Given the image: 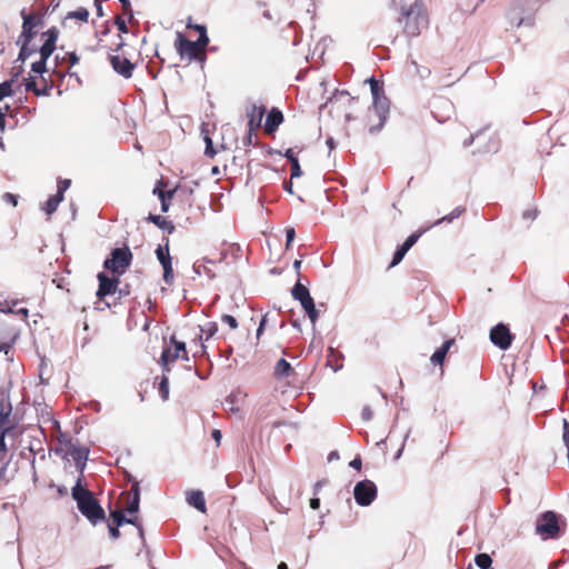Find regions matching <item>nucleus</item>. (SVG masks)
I'll return each mask as SVG.
<instances>
[{
  "label": "nucleus",
  "mask_w": 569,
  "mask_h": 569,
  "mask_svg": "<svg viewBox=\"0 0 569 569\" xmlns=\"http://www.w3.org/2000/svg\"><path fill=\"white\" fill-rule=\"evenodd\" d=\"M71 495L77 502V507L80 513L92 526H97L98 523L106 521V512L99 500L86 487V485L81 483V479H77L74 486L71 489Z\"/></svg>",
  "instance_id": "obj_1"
},
{
  "label": "nucleus",
  "mask_w": 569,
  "mask_h": 569,
  "mask_svg": "<svg viewBox=\"0 0 569 569\" xmlns=\"http://www.w3.org/2000/svg\"><path fill=\"white\" fill-rule=\"evenodd\" d=\"M398 21L403 23V31L408 37H418L421 30L428 26V14L422 1L416 0L408 8H402Z\"/></svg>",
  "instance_id": "obj_2"
},
{
  "label": "nucleus",
  "mask_w": 569,
  "mask_h": 569,
  "mask_svg": "<svg viewBox=\"0 0 569 569\" xmlns=\"http://www.w3.org/2000/svg\"><path fill=\"white\" fill-rule=\"evenodd\" d=\"M208 44V36L198 38L197 41H190L181 32H177L176 34L174 48L180 54L181 59H186L189 62L198 61L203 64L207 59L206 50Z\"/></svg>",
  "instance_id": "obj_3"
},
{
  "label": "nucleus",
  "mask_w": 569,
  "mask_h": 569,
  "mask_svg": "<svg viewBox=\"0 0 569 569\" xmlns=\"http://www.w3.org/2000/svg\"><path fill=\"white\" fill-rule=\"evenodd\" d=\"M18 336L14 312L12 310L0 311V352L8 355Z\"/></svg>",
  "instance_id": "obj_4"
},
{
  "label": "nucleus",
  "mask_w": 569,
  "mask_h": 569,
  "mask_svg": "<svg viewBox=\"0 0 569 569\" xmlns=\"http://www.w3.org/2000/svg\"><path fill=\"white\" fill-rule=\"evenodd\" d=\"M389 113V101L382 94L380 97L373 98L372 107L368 109L367 113V123L370 132H375L380 130L388 117Z\"/></svg>",
  "instance_id": "obj_5"
},
{
  "label": "nucleus",
  "mask_w": 569,
  "mask_h": 569,
  "mask_svg": "<svg viewBox=\"0 0 569 569\" xmlns=\"http://www.w3.org/2000/svg\"><path fill=\"white\" fill-rule=\"evenodd\" d=\"M124 42L121 40L117 48L114 49L116 53H110L108 59L114 72L123 77L124 79H130L133 74V70L136 64L130 61L123 51Z\"/></svg>",
  "instance_id": "obj_6"
},
{
  "label": "nucleus",
  "mask_w": 569,
  "mask_h": 569,
  "mask_svg": "<svg viewBox=\"0 0 569 569\" xmlns=\"http://www.w3.org/2000/svg\"><path fill=\"white\" fill-rule=\"evenodd\" d=\"M171 343L173 346V349L171 347L164 348L159 360V363L162 367L163 372H170V365L173 363L176 360L189 359L184 342L176 340V337L172 336Z\"/></svg>",
  "instance_id": "obj_7"
},
{
  "label": "nucleus",
  "mask_w": 569,
  "mask_h": 569,
  "mask_svg": "<svg viewBox=\"0 0 569 569\" xmlns=\"http://www.w3.org/2000/svg\"><path fill=\"white\" fill-rule=\"evenodd\" d=\"M291 295L295 300L301 303V307L308 315L312 325H315L319 318V311L316 308L313 298L310 296L309 289L298 281L291 290Z\"/></svg>",
  "instance_id": "obj_8"
},
{
  "label": "nucleus",
  "mask_w": 569,
  "mask_h": 569,
  "mask_svg": "<svg viewBox=\"0 0 569 569\" xmlns=\"http://www.w3.org/2000/svg\"><path fill=\"white\" fill-rule=\"evenodd\" d=\"M132 253L128 247L116 248L111 252V258L103 263L104 268L113 273L122 274L131 264Z\"/></svg>",
  "instance_id": "obj_9"
},
{
  "label": "nucleus",
  "mask_w": 569,
  "mask_h": 569,
  "mask_svg": "<svg viewBox=\"0 0 569 569\" xmlns=\"http://www.w3.org/2000/svg\"><path fill=\"white\" fill-rule=\"evenodd\" d=\"M536 532L543 539L558 537L560 527L557 513L553 511L541 513L537 520Z\"/></svg>",
  "instance_id": "obj_10"
},
{
  "label": "nucleus",
  "mask_w": 569,
  "mask_h": 569,
  "mask_svg": "<svg viewBox=\"0 0 569 569\" xmlns=\"http://www.w3.org/2000/svg\"><path fill=\"white\" fill-rule=\"evenodd\" d=\"M20 14L23 19L20 37H23L24 41H32L37 34V28L43 24L44 12L39 10L28 13L22 9Z\"/></svg>",
  "instance_id": "obj_11"
},
{
  "label": "nucleus",
  "mask_w": 569,
  "mask_h": 569,
  "mask_svg": "<svg viewBox=\"0 0 569 569\" xmlns=\"http://www.w3.org/2000/svg\"><path fill=\"white\" fill-rule=\"evenodd\" d=\"M353 496L359 506H369L377 497V487L370 480L359 481L355 486Z\"/></svg>",
  "instance_id": "obj_12"
},
{
  "label": "nucleus",
  "mask_w": 569,
  "mask_h": 569,
  "mask_svg": "<svg viewBox=\"0 0 569 569\" xmlns=\"http://www.w3.org/2000/svg\"><path fill=\"white\" fill-rule=\"evenodd\" d=\"M156 254L163 268V280L167 284H172L174 279V273L172 269V259L169 252V239H164V244H159L156 249Z\"/></svg>",
  "instance_id": "obj_13"
},
{
  "label": "nucleus",
  "mask_w": 569,
  "mask_h": 569,
  "mask_svg": "<svg viewBox=\"0 0 569 569\" xmlns=\"http://www.w3.org/2000/svg\"><path fill=\"white\" fill-rule=\"evenodd\" d=\"M489 337L490 341L501 350H507L513 341V335L505 323L492 327Z\"/></svg>",
  "instance_id": "obj_14"
},
{
  "label": "nucleus",
  "mask_w": 569,
  "mask_h": 569,
  "mask_svg": "<svg viewBox=\"0 0 569 569\" xmlns=\"http://www.w3.org/2000/svg\"><path fill=\"white\" fill-rule=\"evenodd\" d=\"M272 375L276 380L283 381L287 386L293 385L298 376L295 368L284 358L276 362Z\"/></svg>",
  "instance_id": "obj_15"
},
{
  "label": "nucleus",
  "mask_w": 569,
  "mask_h": 569,
  "mask_svg": "<svg viewBox=\"0 0 569 569\" xmlns=\"http://www.w3.org/2000/svg\"><path fill=\"white\" fill-rule=\"evenodd\" d=\"M12 412H0V457L7 458L8 455V447L6 443V437L11 436L14 430V423L11 419Z\"/></svg>",
  "instance_id": "obj_16"
},
{
  "label": "nucleus",
  "mask_w": 569,
  "mask_h": 569,
  "mask_svg": "<svg viewBox=\"0 0 569 569\" xmlns=\"http://www.w3.org/2000/svg\"><path fill=\"white\" fill-rule=\"evenodd\" d=\"M98 280H99V288H98V291H97V296L100 299H102L106 296H109V295H112V293L116 292L117 287L119 284V279L118 278H109L103 272H100L98 274Z\"/></svg>",
  "instance_id": "obj_17"
},
{
  "label": "nucleus",
  "mask_w": 569,
  "mask_h": 569,
  "mask_svg": "<svg viewBox=\"0 0 569 569\" xmlns=\"http://www.w3.org/2000/svg\"><path fill=\"white\" fill-rule=\"evenodd\" d=\"M42 37L46 38V40L42 47L40 48V57L49 58L56 49V42L59 37V30L56 27H52L46 32H43Z\"/></svg>",
  "instance_id": "obj_18"
},
{
  "label": "nucleus",
  "mask_w": 569,
  "mask_h": 569,
  "mask_svg": "<svg viewBox=\"0 0 569 569\" xmlns=\"http://www.w3.org/2000/svg\"><path fill=\"white\" fill-rule=\"evenodd\" d=\"M266 113V107L263 104H252L247 110V118H248V127L250 128V131H258L262 118Z\"/></svg>",
  "instance_id": "obj_19"
},
{
  "label": "nucleus",
  "mask_w": 569,
  "mask_h": 569,
  "mask_svg": "<svg viewBox=\"0 0 569 569\" xmlns=\"http://www.w3.org/2000/svg\"><path fill=\"white\" fill-rule=\"evenodd\" d=\"M52 89V83L48 84L44 78L41 79V83H38L34 77L26 79V91H32L37 97L49 96Z\"/></svg>",
  "instance_id": "obj_20"
},
{
  "label": "nucleus",
  "mask_w": 569,
  "mask_h": 569,
  "mask_svg": "<svg viewBox=\"0 0 569 569\" xmlns=\"http://www.w3.org/2000/svg\"><path fill=\"white\" fill-rule=\"evenodd\" d=\"M282 122V112L278 108H272L267 114V119L264 122V132L267 134H272Z\"/></svg>",
  "instance_id": "obj_21"
},
{
  "label": "nucleus",
  "mask_w": 569,
  "mask_h": 569,
  "mask_svg": "<svg viewBox=\"0 0 569 569\" xmlns=\"http://www.w3.org/2000/svg\"><path fill=\"white\" fill-rule=\"evenodd\" d=\"M456 343L455 338L446 340L440 348H438L430 357V362L433 366H439L442 368L445 363V359L450 350V348Z\"/></svg>",
  "instance_id": "obj_22"
},
{
  "label": "nucleus",
  "mask_w": 569,
  "mask_h": 569,
  "mask_svg": "<svg viewBox=\"0 0 569 569\" xmlns=\"http://www.w3.org/2000/svg\"><path fill=\"white\" fill-rule=\"evenodd\" d=\"M452 70L450 67L438 72V82L441 88H449L460 79L461 73L459 71L452 72Z\"/></svg>",
  "instance_id": "obj_23"
},
{
  "label": "nucleus",
  "mask_w": 569,
  "mask_h": 569,
  "mask_svg": "<svg viewBox=\"0 0 569 569\" xmlns=\"http://www.w3.org/2000/svg\"><path fill=\"white\" fill-rule=\"evenodd\" d=\"M187 502L202 513L207 512L206 499L200 490H191L187 492Z\"/></svg>",
  "instance_id": "obj_24"
},
{
  "label": "nucleus",
  "mask_w": 569,
  "mask_h": 569,
  "mask_svg": "<svg viewBox=\"0 0 569 569\" xmlns=\"http://www.w3.org/2000/svg\"><path fill=\"white\" fill-rule=\"evenodd\" d=\"M146 220L152 222L158 228L166 230L169 234L173 233L176 230V227L172 223V221L168 220L166 217L149 213Z\"/></svg>",
  "instance_id": "obj_25"
},
{
  "label": "nucleus",
  "mask_w": 569,
  "mask_h": 569,
  "mask_svg": "<svg viewBox=\"0 0 569 569\" xmlns=\"http://www.w3.org/2000/svg\"><path fill=\"white\" fill-rule=\"evenodd\" d=\"M74 443L71 438L66 435H60L58 437V443L54 448L56 453L62 456L63 458H68V451H71L74 448Z\"/></svg>",
  "instance_id": "obj_26"
},
{
  "label": "nucleus",
  "mask_w": 569,
  "mask_h": 569,
  "mask_svg": "<svg viewBox=\"0 0 569 569\" xmlns=\"http://www.w3.org/2000/svg\"><path fill=\"white\" fill-rule=\"evenodd\" d=\"M9 460L0 457V486L8 485L14 477V469L9 467Z\"/></svg>",
  "instance_id": "obj_27"
},
{
  "label": "nucleus",
  "mask_w": 569,
  "mask_h": 569,
  "mask_svg": "<svg viewBox=\"0 0 569 569\" xmlns=\"http://www.w3.org/2000/svg\"><path fill=\"white\" fill-rule=\"evenodd\" d=\"M284 157L288 159L291 166V178H299L302 174V171L293 149H288L284 153Z\"/></svg>",
  "instance_id": "obj_28"
},
{
  "label": "nucleus",
  "mask_w": 569,
  "mask_h": 569,
  "mask_svg": "<svg viewBox=\"0 0 569 569\" xmlns=\"http://www.w3.org/2000/svg\"><path fill=\"white\" fill-rule=\"evenodd\" d=\"M130 493H132V499L130 500V502L128 503L126 510L127 512L129 513H136L138 512L139 510V505H140V489H139V483H134L132 487H131V491Z\"/></svg>",
  "instance_id": "obj_29"
},
{
  "label": "nucleus",
  "mask_w": 569,
  "mask_h": 569,
  "mask_svg": "<svg viewBox=\"0 0 569 569\" xmlns=\"http://www.w3.org/2000/svg\"><path fill=\"white\" fill-rule=\"evenodd\" d=\"M110 517L112 519L111 523L116 526H122L123 523L138 526L137 518H126L121 510L111 511Z\"/></svg>",
  "instance_id": "obj_30"
},
{
  "label": "nucleus",
  "mask_w": 569,
  "mask_h": 569,
  "mask_svg": "<svg viewBox=\"0 0 569 569\" xmlns=\"http://www.w3.org/2000/svg\"><path fill=\"white\" fill-rule=\"evenodd\" d=\"M68 453H69L68 457L72 458L74 463L76 462L82 463V460H88L89 449L86 447H79L76 445L71 451H68Z\"/></svg>",
  "instance_id": "obj_31"
},
{
  "label": "nucleus",
  "mask_w": 569,
  "mask_h": 569,
  "mask_svg": "<svg viewBox=\"0 0 569 569\" xmlns=\"http://www.w3.org/2000/svg\"><path fill=\"white\" fill-rule=\"evenodd\" d=\"M218 331V325L216 322H208L206 327L201 328V333L198 336V340L200 342L201 349L204 350V345L202 343V335H206V340H209L213 337Z\"/></svg>",
  "instance_id": "obj_32"
},
{
  "label": "nucleus",
  "mask_w": 569,
  "mask_h": 569,
  "mask_svg": "<svg viewBox=\"0 0 569 569\" xmlns=\"http://www.w3.org/2000/svg\"><path fill=\"white\" fill-rule=\"evenodd\" d=\"M69 19H76L81 22H88L89 11L83 7H80L77 10L67 13L64 20L67 21Z\"/></svg>",
  "instance_id": "obj_33"
},
{
  "label": "nucleus",
  "mask_w": 569,
  "mask_h": 569,
  "mask_svg": "<svg viewBox=\"0 0 569 569\" xmlns=\"http://www.w3.org/2000/svg\"><path fill=\"white\" fill-rule=\"evenodd\" d=\"M31 41H24L23 37L18 38L17 43L20 44L19 59L24 61L28 57H30L34 50L29 47Z\"/></svg>",
  "instance_id": "obj_34"
},
{
  "label": "nucleus",
  "mask_w": 569,
  "mask_h": 569,
  "mask_svg": "<svg viewBox=\"0 0 569 569\" xmlns=\"http://www.w3.org/2000/svg\"><path fill=\"white\" fill-rule=\"evenodd\" d=\"M62 200L63 198L60 194L51 196L47 200L44 206V211L47 212V214L51 216L57 210L58 206Z\"/></svg>",
  "instance_id": "obj_35"
},
{
  "label": "nucleus",
  "mask_w": 569,
  "mask_h": 569,
  "mask_svg": "<svg viewBox=\"0 0 569 569\" xmlns=\"http://www.w3.org/2000/svg\"><path fill=\"white\" fill-rule=\"evenodd\" d=\"M164 184L166 183L163 182V180H159L156 188L153 189V194H157L159 199H163V198L172 199L173 194L176 192V189L169 190V191H163L161 188Z\"/></svg>",
  "instance_id": "obj_36"
},
{
  "label": "nucleus",
  "mask_w": 569,
  "mask_h": 569,
  "mask_svg": "<svg viewBox=\"0 0 569 569\" xmlns=\"http://www.w3.org/2000/svg\"><path fill=\"white\" fill-rule=\"evenodd\" d=\"M159 393L162 398V400H168L169 398V379L166 375H162L160 378L159 387H158Z\"/></svg>",
  "instance_id": "obj_37"
},
{
  "label": "nucleus",
  "mask_w": 569,
  "mask_h": 569,
  "mask_svg": "<svg viewBox=\"0 0 569 569\" xmlns=\"http://www.w3.org/2000/svg\"><path fill=\"white\" fill-rule=\"evenodd\" d=\"M465 211H466L465 207H457L449 214H447V216L442 217L440 220H438L437 223L452 222L455 219L459 218L462 213H465Z\"/></svg>",
  "instance_id": "obj_38"
},
{
  "label": "nucleus",
  "mask_w": 569,
  "mask_h": 569,
  "mask_svg": "<svg viewBox=\"0 0 569 569\" xmlns=\"http://www.w3.org/2000/svg\"><path fill=\"white\" fill-rule=\"evenodd\" d=\"M475 562L481 569H489L492 560L488 553H479L476 556Z\"/></svg>",
  "instance_id": "obj_39"
},
{
  "label": "nucleus",
  "mask_w": 569,
  "mask_h": 569,
  "mask_svg": "<svg viewBox=\"0 0 569 569\" xmlns=\"http://www.w3.org/2000/svg\"><path fill=\"white\" fill-rule=\"evenodd\" d=\"M13 80L3 81L0 83V101L6 97H10L13 94L12 90Z\"/></svg>",
  "instance_id": "obj_40"
},
{
  "label": "nucleus",
  "mask_w": 569,
  "mask_h": 569,
  "mask_svg": "<svg viewBox=\"0 0 569 569\" xmlns=\"http://www.w3.org/2000/svg\"><path fill=\"white\" fill-rule=\"evenodd\" d=\"M420 234L421 233L419 232L410 234L399 248L408 252L411 249V247H413V244L418 241Z\"/></svg>",
  "instance_id": "obj_41"
},
{
  "label": "nucleus",
  "mask_w": 569,
  "mask_h": 569,
  "mask_svg": "<svg viewBox=\"0 0 569 569\" xmlns=\"http://www.w3.org/2000/svg\"><path fill=\"white\" fill-rule=\"evenodd\" d=\"M48 58L40 57L39 61L32 63V71L39 74H42L46 71V62Z\"/></svg>",
  "instance_id": "obj_42"
},
{
  "label": "nucleus",
  "mask_w": 569,
  "mask_h": 569,
  "mask_svg": "<svg viewBox=\"0 0 569 569\" xmlns=\"http://www.w3.org/2000/svg\"><path fill=\"white\" fill-rule=\"evenodd\" d=\"M370 90L373 98L380 97L383 93V90L380 87L379 82L373 78L370 79Z\"/></svg>",
  "instance_id": "obj_43"
},
{
  "label": "nucleus",
  "mask_w": 569,
  "mask_h": 569,
  "mask_svg": "<svg viewBox=\"0 0 569 569\" xmlns=\"http://www.w3.org/2000/svg\"><path fill=\"white\" fill-rule=\"evenodd\" d=\"M257 133L258 131H250V128L248 127V133L244 138V146H256L257 144Z\"/></svg>",
  "instance_id": "obj_44"
},
{
  "label": "nucleus",
  "mask_w": 569,
  "mask_h": 569,
  "mask_svg": "<svg viewBox=\"0 0 569 569\" xmlns=\"http://www.w3.org/2000/svg\"><path fill=\"white\" fill-rule=\"evenodd\" d=\"M221 321L223 323H227L231 329H237L238 328V321H237V319L233 316L223 315L221 317Z\"/></svg>",
  "instance_id": "obj_45"
},
{
  "label": "nucleus",
  "mask_w": 569,
  "mask_h": 569,
  "mask_svg": "<svg viewBox=\"0 0 569 569\" xmlns=\"http://www.w3.org/2000/svg\"><path fill=\"white\" fill-rule=\"evenodd\" d=\"M406 251H403L402 249L398 248L393 254V258H392V261L390 263V267H395L397 266L398 263L401 262V260L403 259V257L406 256Z\"/></svg>",
  "instance_id": "obj_46"
},
{
  "label": "nucleus",
  "mask_w": 569,
  "mask_h": 569,
  "mask_svg": "<svg viewBox=\"0 0 569 569\" xmlns=\"http://www.w3.org/2000/svg\"><path fill=\"white\" fill-rule=\"evenodd\" d=\"M187 28L189 29H194L196 31L199 32V38H202L203 36H208L207 34V28L206 26L203 24H192L190 21L187 23Z\"/></svg>",
  "instance_id": "obj_47"
},
{
  "label": "nucleus",
  "mask_w": 569,
  "mask_h": 569,
  "mask_svg": "<svg viewBox=\"0 0 569 569\" xmlns=\"http://www.w3.org/2000/svg\"><path fill=\"white\" fill-rule=\"evenodd\" d=\"M70 187V180L58 181V190L56 194H60L63 198L66 190Z\"/></svg>",
  "instance_id": "obj_48"
},
{
  "label": "nucleus",
  "mask_w": 569,
  "mask_h": 569,
  "mask_svg": "<svg viewBox=\"0 0 569 569\" xmlns=\"http://www.w3.org/2000/svg\"><path fill=\"white\" fill-rule=\"evenodd\" d=\"M2 199L3 201L12 204L13 207H16L18 204V196L11 193V192H6L3 196H2Z\"/></svg>",
  "instance_id": "obj_49"
},
{
  "label": "nucleus",
  "mask_w": 569,
  "mask_h": 569,
  "mask_svg": "<svg viewBox=\"0 0 569 569\" xmlns=\"http://www.w3.org/2000/svg\"><path fill=\"white\" fill-rule=\"evenodd\" d=\"M116 24L121 33L128 32L127 22L122 17H120V16L116 17Z\"/></svg>",
  "instance_id": "obj_50"
},
{
  "label": "nucleus",
  "mask_w": 569,
  "mask_h": 569,
  "mask_svg": "<svg viewBox=\"0 0 569 569\" xmlns=\"http://www.w3.org/2000/svg\"><path fill=\"white\" fill-rule=\"evenodd\" d=\"M119 527L120 526H116V525H113L111 522L108 523V529H109L110 537L112 539H114V540L120 538Z\"/></svg>",
  "instance_id": "obj_51"
},
{
  "label": "nucleus",
  "mask_w": 569,
  "mask_h": 569,
  "mask_svg": "<svg viewBox=\"0 0 569 569\" xmlns=\"http://www.w3.org/2000/svg\"><path fill=\"white\" fill-rule=\"evenodd\" d=\"M204 141H206V151H204V153L207 156H209V157H213L216 154V151L213 150V144H212L211 138L206 136Z\"/></svg>",
  "instance_id": "obj_52"
},
{
  "label": "nucleus",
  "mask_w": 569,
  "mask_h": 569,
  "mask_svg": "<svg viewBox=\"0 0 569 569\" xmlns=\"http://www.w3.org/2000/svg\"><path fill=\"white\" fill-rule=\"evenodd\" d=\"M74 465H76L77 470L79 471L78 479H81V483H83V480H84L83 471H84V468L87 465V460H82V463L76 462Z\"/></svg>",
  "instance_id": "obj_53"
},
{
  "label": "nucleus",
  "mask_w": 569,
  "mask_h": 569,
  "mask_svg": "<svg viewBox=\"0 0 569 569\" xmlns=\"http://www.w3.org/2000/svg\"><path fill=\"white\" fill-rule=\"evenodd\" d=\"M121 4H122V9L124 11V13L129 14L130 19L133 17L132 14V10H131V3L129 0H120Z\"/></svg>",
  "instance_id": "obj_54"
},
{
  "label": "nucleus",
  "mask_w": 569,
  "mask_h": 569,
  "mask_svg": "<svg viewBox=\"0 0 569 569\" xmlns=\"http://www.w3.org/2000/svg\"><path fill=\"white\" fill-rule=\"evenodd\" d=\"M412 63H413V66L416 67V69H417V73H418L420 77L425 78V77H428V76L431 73V71H430V69H429V68H426V67H425V68L420 69V68L418 67L417 62H415V61H413Z\"/></svg>",
  "instance_id": "obj_55"
},
{
  "label": "nucleus",
  "mask_w": 569,
  "mask_h": 569,
  "mask_svg": "<svg viewBox=\"0 0 569 569\" xmlns=\"http://www.w3.org/2000/svg\"><path fill=\"white\" fill-rule=\"evenodd\" d=\"M295 236H296V232H295V229H293V228H288V229L286 230L287 247H289V246H290V243L293 241Z\"/></svg>",
  "instance_id": "obj_56"
},
{
  "label": "nucleus",
  "mask_w": 569,
  "mask_h": 569,
  "mask_svg": "<svg viewBox=\"0 0 569 569\" xmlns=\"http://www.w3.org/2000/svg\"><path fill=\"white\" fill-rule=\"evenodd\" d=\"M67 60L70 63V66H74L79 62V57L77 56L76 52H68Z\"/></svg>",
  "instance_id": "obj_57"
},
{
  "label": "nucleus",
  "mask_w": 569,
  "mask_h": 569,
  "mask_svg": "<svg viewBox=\"0 0 569 569\" xmlns=\"http://www.w3.org/2000/svg\"><path fill=\"white\" fill-rule=\"evenodd\" d=\"M361 459L360 458H355L353 460L350 461L349 466L353 469H357V470H360L361 469Z\"/></svg>",
  "instance_id": "obj_58"
},
{
  "label": "nucleus",
  "mask_w": 569,
  "mask_h": 569,
  "mask_svg": "<svg viewBox=\"0 0 569 569\" xmlns=\"http://www.w3.org/2000/svg\"><path fill=\"white\" fill-rule=\"evenodd\" d=\"M170 200L171 199H169V198L160 199V201H161V211L162 212H167L169 210Z\"/></svg>",
  "instance_id": "obj_59"
},
{
  "label": "nucleus",
  "mask_w": 569,
  "mask_h": 569,
  "mask_svg": "<svg viewBox=\"0 0 569 569\" xmlns=\"http://www.w3.org/2000/svg\"><path fill=\"white\" fill-rule=\"evenodd\" d=\"M212 438L216 440V442H217L218 445H220V441H221V438H222L221 431H220V430H218V429H214V430L212 431Z\"/></svg>",
  "instance_id": "obj_60"
},
{
  "label": "nucleus",
  "mask_w": 569,
  "mask_h": 569,
  "mask_svg": "<svg viewBox=\"0 0 569 569\" xmlns=\"http://www.w3.org/2000/svg\"><path fill=\"white\" fill-rule=\"evenodd\" d=\"M310 507H311L313 510L319 509V507H320V499H319V498H312V499H310Z\"/></svg>",
  "instance_id": "obj_61"
},
{
  "label": "nucleus",
  "mask_w": 569,
  "mask_h": 569,
  "mask_svg": "<svg viewBox=\"0 0 569 569\" xmlns=\"http://www.w3.org/2000/svg\"><path fill=\"white\" fill-rule=\"evenodd\" d=\"M266 321H267L266 317H263V318L261 319V321H260V325H259L258 330H257V337H258V338L260 337V335L262 333V331H263V329H264Z\"/></svg>",
  "instance_id": "obj_62"
},
{
  "label": "nucleus",
  "mask_w": 569,
  "mask_h": 569,
  "mask_svg": "<svg viewBox=\"0 0 569 569\" xmlns=\"http://www.w3.org/2000/svg\"><path fill=\"white\" fill-rule=\"evenodd\" d=\"M94 4H96V8H97V14L99 17H102L103 16V11H102L101 1L100 0H94Z\"/></svg>",
  "instance_id": "obj_63"
},
{
  "label": "nucleus",
  "mask_w": 569,
  "mask_h": 569,
  "mask_svg": "<svg viewBox=\"0 0 569 569\" xmlns=\"http://www.w3.org/2000/svg\"><path fill=\"white\" fill-rule=\"evenodd\" d=\"M16 313L20 315L26 320L28 318L29 311L27 308H20Z\"/></svg>",
  "instance_id": "obj_64"
}]
</instances>
